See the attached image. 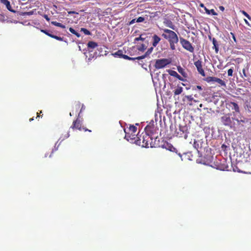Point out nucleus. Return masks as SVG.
I'll return each instance as SVG.
<instances>
[{"mask_svg":"<svg viewBox=\"0 0 251 251\" xmlns=\"http://www.w3.org/2000/svg\"><path fill=\"white\" fill-rule=\"evenodd\" d=\"M186 98H187V99L189 100V101H192L193 100V98L192 97V96H186Z\"/></svg>","mask_w":251,"mask_h":251,"instance_id":"473e14b6","label":"nucleus"},{"mask_svg":"<svg viewBox=\"0 0 251 251\" xmlns=\"http://www.w3.org/2000/svg\"><path fill=\"white\" fill-rule=\"evenodd\" d=\"M183 91V88L181 86H177L176 88L174 91L175 95H178L180 94Z\"/></svg>","mask_w":251,"mask_h":251,"instance_id":"a211bd4d","label":"nucleus"},{"mask_svg":"<svg viewBox=\"0 0 251 251\" xmlns=\"http://www.w3.org/2000/svg\"><path fill=\"white\" fill-rule=\"evenodd\" d=\"M125 132L126 133V135H125V138L129 141V139H130V137H129V135H130V132L127 130V129H125Z\"/></svg>","mask_w":251,"mask_h":251,"instance_id":"5701e85b","label":"nucleus"},{"mask_svg":"<svg viewBox=\"0 0 251 251\" xmlns=\"http://www.w3.org/2000/svg\"><path fill=\"white\" fill-rule=\"evenodd\" d=\"M164 33L162 36L166 39L168 40L169 42H178V38L176 34L173 30L168 29H163Z\"/></svg>","mask_w":251,"mask_h":251,"instance_id":"f257e3e1","label":"nucleus"},{"mask_svg":"<svg viewBox=\"0 0 251 251\" xmlns=\"http://www.w3.org/2000/svg\"><path fill=\"white\" fill-rule=\"evenodd\" d=\"M77 37H79L80 36V35L78 32H76L75 34Z\"/></svg>","mask_w":251,"mask_h":251,"instance_id":"ea45409f","label":"nucleus"},{"mask_svg":"<svg viewBox=\"0 0 251 251\" xmlns=\"http://www.w3.org/2000/svg\"><path fill=\"white\" fill-rule=\"evenodd\" d=\"M202 142L201 140L195 141L194 143V147L198 150L201 147Z\"/></svg>","mask_w":251,"mask_h":251,"instance_id":"dca6fc26","label":"nucleus"},{"mask_svg":"<svg viewBox=\"0 0 251 251\" xmlns=\"http://www.w3.org/2000/svg\"><path fill=\"white\" fill-rule=\"evenodd\" d=\"M177 70L178 72L183 75V76L184 77H187V73L184 71V70L182 67L180 66H178L177 67Z\"/></svg>","mask_w":251,"mask_h":251,"instance_id":"f3484780","label":"nucleus"},{"mask_svg":"<svg viewBox=\"0 0 251 251\" xmlns=\"http://www.w3.org/2000/svg\"><path fill=\"white\" fill-rule=\"evenodd\" d=\"M143 35L142 34V35H141L140 36V37L136 38L135 39V41H139V40H141V41H144L145 39V38L143 37Z\"/></svg>","mask_w":251,"mask_h":251,"instance_id":"bb28decb","label":"nucleus"},{"mask_svg":"<svg viewBox=\"0 0 251 251\" xmlns=\"http://www.w3.org/2000/svg\"><path fill=\"white\" fill-rule=\"evenodd\" d=\"M200 6L201 7H203L204 8V7H205L204 6L203 4H202V3L200 4Z\"/></svg>","mask_w":251,"mask_h":251,"instance_id":"37998d69","label":"nucleus"},{"mask_svg":"<svg viewBox=\"0 0 251 251\" xmlns=\"http://www.w3.org/2000/svg\"><path fill=\"white\" fill-rule=\"evenodd\" d=\"M32 120H33V118H31V119H30V120H29V121H32Z\"/></svg>","mask_w":251,"mask_h":251,"instance_id":"de8ad7c7","label":"nucleus"},{"mask_svg":"<svg viewBox=\"0 0 251 251\" xmlns=\"http://www.w3.org/2000/svg\"><path fill=\"white\" fill-rule=\"evenodd\" d=\"M178 42H169V44H170V48L172 50H176V47H175V44H177Z\"/></svg>","mask_w":251,"mask_h":251,"instance_id":"b1692460","label":"nucleus"},{"mask_svg":"<svg viewBox=\"0 0 251 251\" xmlns=\"http://www.w3.org/2000/svg\"><path fill=\"white\" fill-rule=\"evenodd\" d=\"M136 21V19H134L132 20L131 21V22H130V24H132L135 23Z\"/></svg>","mask_w":251,"mask_h":251,"instance_id":"58836bf2","label":"nucleus"},{"mask_svg":"<svg viewBox=\"0 0 251 251\" xmlns=\"http://www.w3.org/2000/svg\"><path fill=\"white\" fill-rule=\"evenodd\" d=\"M0 1L6 6L8 10L12 12L16 13V11L12 9L10 2L8 0H0Z\"/></svg>","mask_w":251,"mask_h":251,"instance_id":"9b49d317","label":"nucleus"},{"mask_svg":"<svg viewBox=\"0 0 251 251\" xmlns=\"http://www.w3.org/2000/svg\"><path fill=\"white\" fill-rule=\"evenodd\" d=\"M234 119L231 118L229 114H225L221 118L222 123L226 126H231L232 121Z\"/></svg>","mask_w":251,"mask_h":251,"instance_id":"7ed1b4c3","label":"nucleus"},{"mask_svg":"<svg viewBox=\"0 0 251 251\" xmlns=\"http://www.w3.org/2000/svg\"><path fill=\"white\" fill-rule=\"evenodd\" d=\"M219 8H220V9L221 10H222V11H224V9H225L224 7L223 6H220V7H219Z\"/></svg>","mask_w":251,"mask_h":251,"instance_id":"a19ab883","label":"nucleus"},{"mask_svg":"<svg viewBox=\"0 0 251 251\" xmlns=\"http://www.w3.org/2000/svg\"><path fill=\"white\" fill-rule=\"evenodd\" d=\"M73 128H77V129H80V125H79V124L77 122V121H75V122H74V126H73Z\"/></svg>","mask_w":251,"mask_h":251,"instance_id":"a878e982","label":"nucleus"},{"mask_svg":"<svg viewBox=\"0 0 251 251\" xmlns=\"http://www.w3.org/2000/svg\"><path fill=\"white\" fill-rule=\"evenodd\" d=\"M42 31L44 33H45L46 35L49 36L51 38H54V39H56L57 40H59V41H62L63 40V38L62 37H59V36H57L56 35H54L48 33V32H47L45 30H42Z\"/></svg>","mask_w":251,"mask_h":251,"instance_id":"2eb2a0df","label":"nucleus"},{"mask_svg":"<svg viewBox=\"0 0 251 251\" xmlns=\"http://www.w3.org/2000/svg\"><path fill=\"white\" fill-rule=\"evenodd\" d=\"M232 104H233V109L236 112H238L239 110V108L238 104L235 102H233Z\"/></svg>","mask_w":251,"mask_h":251,"instance_id":"393cba45","label":"nucleus"},{"mask_svg":"<svg viewBox=\"0 0 251 251\" xmlns=\"http://www.w3.org/2000/svg\"><path fill=\"white\" fill-rule=\"evenodd\" d=\"M146 49V47L145 45L142 44L141 47L138 48V50L140 51H144Z\"/></svg>","mask_w":251,"mask_h":251,"instance_id":"c756f323","label":"nucleus"},{"mask_svg":"<svg viewBox=\"0 0 251 251\" xmlns=\"http://www.w3.org/2000/svg\"><path fill=\"white\" fill-rule=\"evenodd\" d=\"M80 31H82L85 35H91V32L85 28H81Z\"/></svg>","mask_w":251,"mask_h":251,"instance_id":"4be33fe9","label":"nucleus"},{"mask_svg":"<svg viewBox=\"0 0 251 251\" xmlns=\"http://www.w3.org/2000/svg\"><path fill=\"white\" fill-rule=\"evenodd\" d=\"M208 82H216L219 84L221 86H226L225 82L220 78L216 77H209L207 78Z\"/></svg>","mask_w":251,"mask_h":251,"instance_id":"423d86ee","label":"nucleus"},{"mask_svg":"<svg viewBox=\"0 0 251 251\" xmlns=\"http://www.w3.org/2000/svg\"><path fill=\"white\" fill-rule=\"evenodd\" d=\"M245 22L247 24L249 25L248 22L246 19H245Z\"/></svg>","mask_w":251,"mask_h":251,"instance_id":"49530a36","label":"nucleus"},{"mask_svg":"<svg viewBox=\"0 0 251 251\" xmlns=\"http://www.w3.org/2000/svg\"><path fill=\"white\" fill-rule=\"evenodd\" d=\"M51 24L54 25H55L56 26H58V27H60L62 28H65V26L64 25H63L62 24H61V23H58L57 22H55V21H52L51 22Z\"/></svg>","mask_w":251,"mask_h":251,"instance_id":"412c9836","label":"nucleus"},{"mask_svg":"<svg viewBox=\"0 0 251 251\" xmlns=\"http://www.w3.org/2000/svg\"><path fill=\"white\" fill-rule=\"evenodd\" d=\"M200 106L201 107H202V104H201L200 105Z\"/></svg>","mask_w":251,"mask_h":251,"instance_id":"09e8293b","label":"nucleus"},{"mask_svg":"<svg viewBox=\"0 0 251 251\" xmlns=\"http://www.w3.org/2000/svg\"><path fill=\"white\" fill-rule=\"evenodd\" d=\"M204 10L207 14H212L213 15H217V13L215 12L214 9L209 10L206 7H204Z\"/></svg>","mask_w":251,"mask_h":251,"instance_id":"aec40b11","label":"nucleus"},{"mask_svg":"<svg viewBox=\"0 0 251 251\" xmlns=\"http://www.w3.org/2000/svg\"><path fill=\"white\" fill-rule=\"evenodd\" d=\"M69 31L74 34H75L76 31L72 27L69 28Z\"/></svg>","mask_w":251,"mask_h":251,"instance_id":"72a5a7b5","label":"nucleus"},{"mask_svg":"<svg viewBox=\"0 0 251 251\" xmlns=\"http://www.w3.org/2000/svg\"><path fill=\"white\" fill-rule=\"evenodd\" d=\"M197 88L199 90H201V86H197Z\"/></svg>","mask_w":251,"mask_h":251,"instance_id":"79ce46f5","label":"nucleus"},{"mask_svg":"<svg viewBox=\"0 0 251 251\" xmlns=\"http://www.w3.org/2000/svg\"><path fill=\"white\" fill-rule=\"evenodd\" d=\"M212 44L213 45V48L215 49V52L216 53H218L219 51V44L216 39L214 38H213L212 39Z\"/></svg>","mask_w":251,"mask_h":251,"instance_id":"f8f14e48","label":"nucleus"},{"mask_svg":"<svg viewBox=\"0 0 251 251\" xmlns=\"http://www.w3.org/2000/svg\"><path fill=\"white\" fill-rule=\"evenodd\" d=\"M171 62V60L167 58L157 59L155 60L154 67L157 69L164 68L167 65L170 64Z\"/></svg>","mask_w":251,"mask_h":251,"instance_id":"f03ea898","label":"nucleus"},{"mask_svg":"<svg viewBox=\"0 0 251 251\" xmlns=\"http://www.w3.org/2000/svg\"><path fill=\"white\" fill-rule=\"evenodd\" d=\"M144 20H145L144 18H143L142 17H139V18L136 19V22H137V23L143 22Z\"/></svg>","mask_w":251,"mask_h":251,"instance_id":"c85d7f7f","label":"nucleus"},{"mask_svg":"<svg viewBox=\"0 0 251 251\" xmlns=\"http://www.w3.org/2000/svg\"><path fill=\"white\" fill-rule=\"evenodd\" d=\"M187 136H188L187 134L186 133H185L184 134V137L185 139H186L187 138Z\"/></svg>","mask_w":251,"mask_h":251,"instance_id":"c03bdc74","label":"nucleus"},{"mask_svg":"<svg viewBox=\"0 0 251 251\" xmlns=\"http://www.w3.org/2000/svg\"><path fill=\"white\" fill-rule=\"evenodd\" d=\"M68 13L69 14H78L77 12H76L73 11H68Z\"/></svg>","mask_w":251,"mask_h":251,"instance_id":"e433bc0d","label":"nucleus"},{"mask_svg":"<svg viewBox=\"0 0 251 251\" xmlns=\"http://www.w3.org/2000/svg\"><path fill=\"white\" fill-rule=\"evenodd\" d=\"M230 34L232 35V38L233 39L234 41L235 42H236V38H235V36L234 34L233 33H232V32L230 33Z\"/></svg>","mask_w":251,"mask_h":251,"instance_id":"c9c22d12","label":"nucleus"},{"mask_svg":"<svg viewBox=\"0 0 251 251\" xmlns=\"http://www.w3.org/2000/svg\"><path fill=\"white\" fill-rule=\"evenodd\" d=\"M123 51L121 50H119L118 51L115 52L113 55L114 56H119L120 57L129 60H135V58L130 57L126 55H124L123 54Z\"/></svg>","mask_w":251,"mask_h":251,"instance_id":"6e6552de","label":"nucleus"},{"mask_svg":"<svg viewBox=\"0 0 251 251\" xmlns=\"http://www.w3.org/2000/svg\"><path fill=\"white\" fill-rule=\"evenodd\" d=\"M88 47L91 49H94L98 46V44L93 41H90L88 43Z\"/></svg>","mask_w":251,"mask_h":251,"instance_id":"6ab92c4d","label":"nucleus"},{"mask_svg":"<svg viewBox=\"0 0 251 251\" xmlns=\"http://www.w3.org/2000/svg\"><path fill=\"white\" fill-rule=\"evenodd\" d=\"M195 66L196 67L198 72L203 76H205V73L202 68L201 61L198 60L194 63Z\"/></svg>","mask_w":251,"mask_h":251,"instance_id":"39448f33","label":"nucleus"},{"mask_svg":"<svg viewBox=\"0 0 251 251\" xmlns=\"http://www.w3.org/2000/svg\"><path fill=\"white\" fill-rule=\"evenodd\" d=\"M241 13L244 15L249 20H251V17L249 16V15L246 12H245V11L244 10H242V11H241Z\"/></svg>","mask_w":251,"mask_h":251,"instance_id":"cd10ccee","label":"nucleus"},{"mask_svg":"<svg viewBox=\"0 0 251 251\" xmlns=\"http://www.w3.org/2000/svg\"><path fill=\"white\" fill-rule=\"evenodd\" d=\"M167 72L169 73V74L171 75L176 77V78H178L180 80L184 81V79L181 76H180L176 71L171 70H167Z\"/></svg>","mask_w":251,"mask_h":251,"instance_id":"1a4fd4ad","label":"nucleus"},{"mask_svg":"<svg viewBox=\"0 0 251 251\" xmlns=\"http://www.w3.org/2000/svg\"><path fill=\"white\" fill-rule=\"evenodd\" d=\"M242 72H243V75H242V77H243L244 76L246 77H247V75L246 74V72H245V69H243Z\"/></svg>","mask_w":251,"mask_h":251,"instance_id":"f704fd0d","label":"nucleus"},{"mask_svg":"<svg viewBox=\"0 0 251 251\" xmlns=\"http://www.w3.org/2000/svg\"><path fill=\"white\" fill-rule=\"evenodd\" d=\"M44 18L48 21H50V18L48 17V16L47 15H44Z\"/></svg>","mask_w":251,"mask_h":251,"instance_id":"4c0bfd02","label":"nucleus"},{"mask_svg":"<svg viewBox=\"0 0 251 251\" xmlns=\"http://www.w3.org/2000/svg\"><path fill=\"white\" fill-rule=\"evenodd\" d=\"M153 49V47L150 48V49H148V50L147 51V52L144 55L136 57L135 58V59L140 60L145 58L147 55H149L151 53V52L152 51Z\"/></svg>","mask_w":251,"mask_h":251,"instance_id":"ddd939ff","label":"nucleus"},{"mask_svg":"<svg viewBox=\"0 0 251 251\" xmlns=\"http://www.w3.org/2000/svg\"><path fill=\"white\" fill-rule=\"evenodd\" d=\"M33 13V11L26 12L23 13V15L30 16L32 15Z\"/></svg>","mask_w":251,"mask_h":251,"instance_id":"2f4dec72","label":"nucleus"},{"mask_svg":"<svg viewBox=\"0 0 251 251\" xmlns=\"http://www.w3.org/2000/svg\"><path fill=\"white\" fill-rule=\"evenodd\" d=\"M233 72V70L231 68V69H228V70L227 71L228 75V76H232V75Z\"/></svg>","mask_w":251,"mask_h":251,"instance_id":"7c9ffc66","label":"nucleus"},{"mask_svg":"<svg viewBox=\"0 0 251 251\" xmlns=\"http://www.w3.org/2000/svg\"><path fill=\"white\" fill-rule=\"evenodd\" d=\"M163 23L166 26L172 29L173 30L176 29V26L173 24V23L170 20L165 19Z\"/></svg>","mask_w":251,"mask_h":251,"instance_id":"9d476101","label":"nucleus"},{"mask_svg":"<svg viewBox=\"0 0 251 251\" xmlns=\"http://www.w3.org/2000/svg\"><path fill=\"white\" fill-rule=\"evenodd\" d=\"M127 130L130 132V139H134L136 135L135 133L137 131V127L134 126H130L127 129Z\"/></svg>","mask_w":251,"mask_h":251,"instance_id":"0eeeda50","label":"nucleus"},{"mask_svg":"<svg viewBox=\"0 0 251 251\" xmlns=\"http://www.w3.org/2000/svg\"><path fill=\"white\" fill-rule=\"evenodd\" d=\"M208 38L210 40L212 41V38L211 36H208Z\"/></svg>","mask_w":251,"mask_h":251,"instance_id":"a18cd8bd","label":"nucleus"},{"mask_svg":"<svg viewBox=\"0 0 251 251\" xmlns=\"http://www.w3.org/2000/svg\"><path fill=\"white\" fill-rule=\"evenodd\" d=\"M153 38V43H152V46L154 47H155L158 43L160 41L161 39L159 37H158L156 35H154L152 37Z\"/></svg>","mask_w":251,"mask_h":251,"instance_id":"4468645a","label":"nucleus"},{"mask_svg":"<svg viewBox=\"0 0 251 251\" xmlns=\"http://www.w3.org/2000/svg\"><path fill=\"white\" fill-rule=\"evenodd\" d=\"M180 42L182 47L186 50L191 52H193L194 50V48L192 47L191 44L187 40L180 38Z\"/></svg>","mask_w":251,"mask_h":251,"instance_id":"20e7f679","label":"nucleus"},{"mask_svg":"<svg viewBox=\"0 0 251 251\" xmlns=\"http://www.w3.org/2000/svg\"><path fill=\"white\" fill-rule=\"evenodd\" d=\"M70 116H72V113H71V112H70Z\"/></svg>","mask_w":251,"mask_h":251,"instance_id":"8fccbe9b","label":"nucleus"}]
</instances>
